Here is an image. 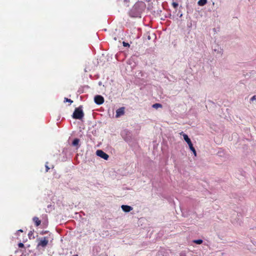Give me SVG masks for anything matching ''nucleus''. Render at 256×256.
Here are the masks:
<instances>
[{"mask_svg": "<svg viewBox=\"0 0 256 256\" xmlns=\"http://www.w3.org/2000/svg\"><path fill=\"white\" fill-rule=\"evenodd\" d=\"M84 116V112L82 110V106L76 108L72 114V118L74 119L81 120Z\"/></svg>", "mask_w": 256, "mask_h": 256, "instance_id": "1", "label": "nucleus"}, {"mask_svg": "<svg viewBox=\"0 0 256 256\" xmlns=\"http://www.w3.org/2000/svg\"><path fill=\"white\" fill-rule=\"evenodd\" d=\"M192 23L191 22L190 23V24H188V28H187L186 30H184V34H185V36L184 38V40L186 42H187V41H189V42H190V39L191 38H192V36L190 34V26H192Z\"/></svg>", "mask_w": 256, "mask_h": 256, "instance_id": "2", "label": "nucleus"}, {"mask_svg": "<svg viewBox=\"0 0 256 256\" xmlns=\"http://www.w3.org/2000/svg\"><path fill=\"white\" fill-rule=\"evenodd\" d=\"M48 240L46 237H44L39 240L37 247L42 246L45 248L48 244Z\"/></svg>", "mask_w": 256, "mask_h": 256, "instance_id": "3", "label": "nucleus"}, {"mask_svg": "<svg viewBox=\"0 0 256 256\" xmlns=\"http://www.w3.org/2000/svg\"><path fill=\"white\" fill-rule=\"evenodd\" d=\"M96 153L98 156L104 158L105 160H108V155L103 152L102 150H98Z\"/></svg>", "mask_w": 256, "mask_h": 256, "instance_id": "4", "label": "nucleus"}, {"mask_svg": "<svg viewBox=\"0 0 256 256\" xmlns=\"http://www.w3.org/2000/svg\"><path fill=\"white\" fill-rule=\"evenodd\" d=\"M94 102L98 105L102 104L104 102V98L100 95H96L94 98Z\"/></svg>", "mask_w": 256, "mask_h": 256, "instance_id": "5", "label": "nucleus"}, {"mask_svg": "<svg viewBox=\"0 0 256 256\" xmlns=\"http://www.w3.org/2000/svg\"><path fill=\"white\" fill-rule=\"evenodd\" d=\"M124 114V108L122 107L116 110V118H119Z\"/></svg>", "mask_w": 256, "mask_h": 256, "instance_id": "6", "label": "nucleus"}, {"mask_svg": "<svg viewBox=\"0 0 256 256\" xmlns=\"http://www.w3.org/2000/svg\"><path fill=\"white\" fill-rule=\"evenodd\" d=\"M184 140L187 142L188 144L190 149L192 150V142H191L190 139L188 138V135L186 134H183Z\"/></svg>", "mask_w": 256, "mask_h": 256, "instance_id": "7", "label": "nucleus"}, {"mask_svg": "<svg viewBox=\"0 0 256 256\" xmlns=\"http://www.w3.org/2000/svg\"><path fill=\"white\" fill-rule=\"evenodd\" d=\"M121 208L122 210L126 212H129L132 210V207L127 205H122Z\"/></svg>", "mask_w": 256, "mask_h": 256, "instance_id": "8", "label": "nucleus"}, {"mask_svg": "<svg viewBox=\"0 0 256 256\" xmlns=\"http://www.w3.org/2000/svg\"><path fill=\"white\" fill-rule=\"evenodd\" d=\"M33 222L35 223V224L36 226H39L41 224V220H39V218L36 217L34 216L32 218Z\"/></svg>", "mask_w": 256, "mask_h": 256, "instance_id": "9", "label": "nucleus"}, {"mask_svg": "<svg viewBox=\"0 0 256 256\" xmlns=\"http://www.w3.org/2000/svg\"><path fill=\"white\" fill-rule=\"evenodd\" d=\"M207 3V0H199L198 4L200 6H204Z\"/></svg>", "mask_w": 256, "mask_h": 256, "instance_id": "10", "label": "nucleus"}, {"mask_svg": "<svg viewBox=\"0 0 256 256\" xmlns=\"http://www.w3.org/2000/svg\"><path fill=\"white\" fill-rule=\"evenodd\" d=\"M80 142V140L78 138H75L72 142V144L74 146H78V145Z\"/></svg>", "mask_w": 256, "mask_h": 256, "instance_id": "11", "label": "nucleus"}, {"mask_svg": "<svg viewBox=\"0 0 256 256\" xmlns=\"http://www.w3.org/2000/svg\"><path fill=\"white\" fill-rule=\"evenodd\" d=\"M152 106L153 108L157 109L159 108H162V105L160 104L156 103V104H154Z\"/></svg>", "mask_w": 256, "mask_h": 256, "instance_id": "12", "label": "nucleus"}, {"mask_svg": "<svg viewBox=\"0 0 256 256\" xmlns=\"http://www.w3.org/2000/svg\"><path fill=\"white\" fill-rule=\"evenodd\" d=\"M203 242V240H193V243H195L198 244H202Z\"/></svg>", "mask_w": 256, "mask_h": 256, "instance_id": "13", "label": "nucleus"}, {"mask_svg": "<svg viewBox=\"0 0 256 256\" xmlns=\"http://www.w3.org/2000/svg\"><path fill=\"white\" fill-rule=\"evenodd\" d=\"M172 6H173L174 8L175 9L177 8L178 7V4L176 2H172Z\"/></svg>", "mask_w": 256, "mask_h": 256, "instance_id": "14", "label": "nucleus"}, {"mask_svg": "<svg viewBox=\"0 0 256 256\" xmlns=\"http://www.w3.org/2000/svg\"><path fill=\"white\" fill-rule=\"evenodd\" d=\"M64 102H69L71 104L73 102V101L72 100H71L70 99H68L66 98H65L64 99Z\"/></svg>", "mask_w": 256, "mask_h": 256, "instance_id": "15", "label": "nucleus"}, {"mask_svg": "<svg viewBox=\"0 0 256 256\" xmlns=\"http://www.w3.org/2000/svg\"><path fill=\"white\" fill-rule=\"evenodd\" d=\"M48 162H46V166H46V172H48V170H50V168H49V167H48Z\"/></svg>", "mask_w": 256, "mask_h": 256, "instance_id": "16", "label": "nucleus"}, {"mask_svg": "<svg viewBox=\"0 0 256 256\" xmlns=\"http://www.w3.org/2000/svg\"><path fill=\"white\" fill-rule=\"evenodd\" d=\"M18 246L19 248H24V244L22 242H20L18 244Z\"/></svg>", "mask_w": 256, "mask_h": 256, "instance_id": "17", "label": "nucleus"}, {"mask_svg": "<svg viewBox=\"0 0 256 256\" xmlns=\"http://www.w3.org/2000/svg\"><path fill=\"white\" fill-rule=\"evenodd\" d=\"M123 46H129L130 45H129V44L128 43L124 42H123Z\"/></svg>", "mask_w": 256, "mask_h": 256, "instance_id": "18", "label": "nucleus"}, {"mask_svg": "<svg viewBox=\"0 0 256 256\" xmlns=\"http://www.w3.org/2000/svg\"><path fill=\"white\" fill-rule=\"evenodd\" d=\"M256 99V96H254L251 98L250 100L253 101Z\"/></svg>", "mask_w": 256, "mask_h": 256, "instance_id": "19", "label": "nucleus"}, {"mask_svg": "<svg viewBox=\"0 0 256 256\" xmlns=\"http://www.w3.org/2000/svg\"><path fill=\"white\" fill-rule=\"evenodd\" d=\"M193 154H194L195 156H196V150H195V149L194 148V147H193Z\"/></svg>", "mask_w": 256, "mask_h": 256, "instance_id": "20", "label": "nucleus"}, {"mask_svg": "<svg viewBox=\"0 0 256 256\" xmlns=\"http://www.w3.org/2000/svg\"><path fill=\"white\" fill-rule=\"evenodd\" d=\"M218 52L222 54V50H220V51H218Z\"/></svg>", "mask_w": 256, "mask_h": 256, "instance_id": "21", "label": "nucleus"}, {"mask_svg": "<svg viewBox=\"0 0 256 256\" xmlns=\"http://www.w3.org/2000/svg\"><path fill=\"white\" fill-rule=\"evenodd\" d=\"M32 232H30V233L28 234V236H30V234H32Z\"/></svg>", "mask_w": 256, "mask_h": 256, "instance_id": "22", "label": "nucleus"}, {"mask_svg": "<svg viewBox=\"0 0 256 256\" xmlns=\"http://www.w3.org/2000/svg\"><path fill=\"white\" fill-rule=\"evenodd\" d=\"M32 232H30V233L28 234V236H30V234H32Z\"/></svg>", "mask_w": 256, "mask_h": 256, "instance_id": "23", "label": "nucleus"}, {"mask_svg": "<svg viewBox=\"0 0 256 256\" xmlns=\"http://www.w3.org/2000/svg\"><path fill=\"white\" fill-rule=\"evenodd\" d=\"M32 232H30V233L28 234V236H30V234H32Z\"/></svg>", "mask_w": 256, "mask_h": 256, "instance_id": "24", "label": "nucleus"}, {"mask_svg": "<svg viewBox=\"0 0 256 256\" xmlns=\"http://www.w3.org/2000/svg\"><path fill=\"white\" fill-rule=\"evenodd\" d=\"M18 231L20 232H23L22 230H20Z\"/></svg>", "mask_w": 256, "mask_h": 256, "instance_id": "25", "label": "nucleus"}, {"mask_svg": "<svg viewBox=\"0 0 256 256\" xmlns=\"http://www.w3.org/2000/svg\"><path fill=\"white\" fill-rule=\"evenodd\" d=\"M74 256H78L77 254H76V255H74Z\"/></svg>", "mask_w": 256, "mask_h": 256, "instance_id": "26", "label": "nucleus"}]
</instances>
